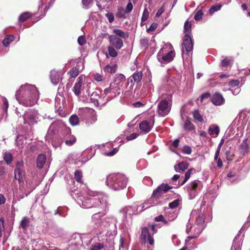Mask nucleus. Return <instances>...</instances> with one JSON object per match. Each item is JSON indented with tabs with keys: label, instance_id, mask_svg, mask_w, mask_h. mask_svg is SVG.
<instances>
[{
	"label": "nucleus",
	"instance_id": "1",
	"mask_svg": "<svg viewBox=\"0 0 250 250\" xmlns=\"http://www.w3.org/2000/svg\"><path fill=\"white\" fill-rule=\"evenodd\" d=\"M72 196L77 203L85 208H95L94 218L102 217L108 208L107 196L103 192L87 188L86 196H83L78 191H74Z\"/></svg>",
	"mask_w": 250,
	"mask_h": 250
},
{
	"label": "nucleus",
	"instance_id": "2",
	"mask_svg": "<svg viewBox=\"0 0 250 250\" xmlns=\"http://www.w3.org/2000/svg\"><path fill=\"white\" fill-rule=\"evenodd\" d=\"M39 92L34 85L26 83L21 85L16 93L19 103L25 106L35 104L39 100Z\"/></svg>",
	"mask_w": 250,
	"mask_h": 250
},
{
	"label": "nucleus",
	"instance_id": "3",
	"mask_svg": "<svg viewBox=\"0 0 250 250\" xmlns=\"http://www.w3.org/2000/svg\"><path fill=\"white\" fill-rule=\"evenodd\" d=\"M127 178L123 174L112 173L106 177L105 184L110 189L117 191L124 189L126 186Z\"/></svg>",
	"mask_w": 250,
	"mask_h": 250
},
{
	"label": "nucleus",
	"instance_id": "4",
	"mask_svg": "<svg viewBox=\"0 0 250 250\" xmlns=\"http://www.w3.org/2000/svg\"><path fill=\"white\" fill-rule=\"evenodd\" d=\"M175 56L172 45L167 43L160 49L157 55V59L161 65L171 62Z\"/></svg>",
	"mask_w": 250,
	"mask_h": 250
},
{
	"label": "nucleus",
	"instance_id": "5",
	"mask_svg": "<svg viewBox=\"0 0 250 250\" xmlns=\"http://www.w3.org/2000/svg\"><path fill=\"white\" fill-rule=\"evenodd\" d=\"M191 31V24L189 23L188 21H187L184 24V33L185 35L182 44L183 58H184L185 54H188L193 49V42L190 35Z\"/></svg>",
	"mask_w": 250,
	"mask_h": 250
},
{
	"label": "nucleus",
	"instance_id": "6",
	"mask_svg": "<svg viewBox=\"0 0 250 250\" xmlns=\"http://www.w3.org/2000/svg\"><path fill=\"white\" fill-rule=\"evenodd\" d=\"M171 96H168L167 99L162 100L158 105V113L160 116H165L170 112L171 109Z\"/></svg>",
	"mask_w": 250,
	"mask_h": 250
},
{
	"label": "nucleus",
	"instance_id": "7",
	"mask_svg": "<svg viewBox=\"0 0 250 250\" xmlns=\"http://www.w3.org/2000/svg\"><path fill=\"white\" fill-rule=\"evenodd\" d=\"M203 187L202 183L199 180H194L191 182L188 186V191L192 198H194L196 194L200 191Z\"/></svg>",
	"mask_w": 250,
	"mask_h": 250
},
{
	"label": "nucleus",
	"instance_id": "8",
	"mask_svg": "<svg viewBox=\"0 0 250 250\" xmlns=\"http://www.w3.org/2000/svg\"><path fill=\"white\" fill-rule=\"evenodd\" d=\"M141 232L140 236V239L141 242L146 244L148 243L151 246H153L154 243L153 235H151L149 232L148 229L146 227L141 228Z\"/></svg>",
	"mask_w": 250,
	"mask_h": 250
},
{
	"label": "nucleus",
	"instance_id": "9",
	"mask_svg": "<svg viewBox=\"0 0 250 250\" xmlns=\"http://www.w3.org/2000/svg\"><path fill=\"white\" fill-rule=\"evenodd\" d=\"M139 209L136 206H127L120 210V217L125 218H132L134 214L140 213Z\"/></svg>",
	"mask_w": 250,
	"mask_h": 250
},
{
	"label": "nucleus",
	"instance_id": "10",
	"mask_svg": "<svg viewBox=\"0 0 250 250\" xmlns=\"http://www.w3.org/2000/svg\"><path fill=\"white\" fill-rule=\"evenodd\" d=\"M171 188L167 184H162L153 191L152 196L157 201Z\"/></svg>",
	"mask_w": 250,
	"mask_h": 250
},
{
	"label": "nucleus",
	"instance_id": "11",
	"mask_svg": "<svg viewBox=\"0 0 250 250\" xmlns=\"http://www.w3.org/2000/svg\"><path fill=\"white\" fill-rule=\"evenodd\" d=\"M38 114L37 111L29 110L26 111L23 116V119L25 122L29 124L37 122L38 119Z\"/></svg>",
	"mask_w": 250,
	"mask_h": 250
},
{
	"label": "nucleus",
	"instance_id": "12",
	"mask_svg": "<svg viewBox=\"0 0 250 250\" xmlns=\"http://www.w3.org/2000/svg\"><path fill=\"white\" fill-rule=\"evenodd\" d=\"M204 223V220H188L187 223V231H191L193 227L196 226L195 228L198 229L200 232L202 229V224Z\"/></svg>",
	"mask_w": 250,
	"mask_h": 250
},
{
	"label": "nucleus",
	"instance_id": "13",
	"mask_svg": "<svg viewBox=\"0 0 250 250\" xmlns=\"http://www.w3.org/2000/svg\"><path fill=\"white\" fill-rule=\"evenodd\" d=\"M23 166L22 161L18 162L15 170V178L19 181H21L24 176V172L22 169Z\"/></svg>",
	"mask_w": 250,
	"mask_h": 250
},
{
	"label": "nucleus",
	"instance_id": "14",
	"mask_svg": "<svg viewBox=\"0 0 250 250\" xmlns=\"http://www.w3.org/2000/svg\"><path fill=\"white\" fill-rule=\"evenodd\" d=\"M156 200L151 196V197L145 201L142 205L137 206V209H139V212H142L144 209H146L151 206H155L157 204Z\"/></svg>",
	"mask_w": 250,
	"mask_h": 250
},
{
	"label": "nucleus",
	"instance_id": "15",
	"mask_svg": "<svg viewBox=\"0 0 250 250\" xmlns=\"http://www.w3.org/2000/svg\"><path fill=\"white\" fill-rule=\"evenodd\" d=\"M84 77L81 75L80 76L77 80V82L75 83L74 86L73 88V91L74 94L78 96L81 93V91L82 90V85L83 83V79Z\"/></svg>",
	"mask_w": 250,
	"mask_h": 250
},
{
	"label": "nucleus",
	"instance_id": "16",
	"mask_svg": "<svg viewBox=\"0 0 250 250\" xmlns=\"http://www.w3.org/2000/svg\"><path fill=\"white\" fill-rule=\"evenodd\" d=\"M109 42L112 46L117 49H120L123 45L122 40L115 35H110L109 37Z\"/></svg>",
	"mask_w": 250,
	"mask_h": 250
},
{
	"label": "nucleus",
	"instance_id": "17",
	"mask_svg": "<svg viewBox=\"0 0 250 250\" xmlns=\"http://www.w3.org/2000/svg\"><path fill=\"white\" fill-rule=\"evenodd\" d=\"M66 131L68 135L64 137L65 144L68 146H71L76 142V138L71 134V130L69 128H66Z\"/></svg>",
	"mask_w": 250,
	"mask_h": 250
},
{
	"label": "nucleus",
	"instance_id": "18",
	"mask_svg": "<svg viewBox=\"0 0 250 250\" xmlns=\"http://www.w3.org/2000/svg\"><path fill=\"white\" fill-rule=\"evenodd\" d=\"M211 101L215 105H221L224 103L225 99L221 94L215 93L212 97Z\"/></svg>",
	"mask_w": 250,
	"mask_h": 250
},
{
	"label": "nucleus",
	"instance_id": "19",
	"mask_svg": "<svg viewBox=\"0 0 250 250\" xmlns=\"http://www.w3.org/2000/svg\"><path fill=\"white\" fill-rule=\"evenodd\" d=\"M153 125V123H149L147 121H144L140 124L139 128L142 132L148 133L151 130Z\"/></svg>",
	"mask_w": 250,
	"mask_h": 250
},
{
	"label": "nucleus",
	"instance_id": "20",
	"mask_svg": "<svg viewBox=\"0 0 250 250\" xmlns=\"http://www.w3.org/2000/svg\"><path fill=\"white\" fill-rule=\"evenodd\" d=\"M121 88H106L104 90V94L107 95L108 94H110L109 98L111 99L114 97L119 96L120 94Z\"/></svg>",
	"mask_w": 250,
	"mask_h": 250
},
{
	"label": "nucleus",
	"instance_id": "21",
	"mask_svg": "<svg viewBox=\"0 0 250 250\" xmlns=\"http://www.w3.org/2000/svg\"><path fill=\"white\" fill-rule=\"evenodd\" d=\"M61 73L55 70H53L50 72V79L52 83L54 84H57L60 79Z\"/></svg>",
	"mask_w": 250,
	"mask_h": 250
},
{
	"label": "nucleus",
	"instance_id": "22",
	"mask_svg": "<svg viewBox=\"0 0 250 250\" xmlns=\"http://www.w3.org/2000/svg\"><path fill=\"white\" fill-rule=\"evenodd\" d=\"M125 76L122 74H118L116 75L114 81H113L116 85L120 88L122 86L123 83L125 81Z\"/></svg>",
	"mask_w": 250,
	"mask_h": 250
},
{
	"label": "nucleus",
	"instance_id": "23",
	"mask_svg": "<svg viewBox=\"0 0 250 250\" xmlns=\"http://www.w3.org/2000/svg\"><path fill=\"white\" fill-rule=\"evenodd\" d=\"M239 151L240 153L243 155H244L248 152L249 150V145L248 144V139H245L243 140V142L239 146Z\"/></svg>",
	"mask_w": 250,
	"mask_h": 250
},
{
	"label": "nucleus",
	"instance_id": "24",
	"mask_svg": "<svg viewBox=\"0 0 250 250\" xmlns=\"http://www.w3.org/2000/svg\"><path fill=\"white\" fill-rule=\"evenodd\" d=\"M188 164L185 162H182L179 163L177 165L174 166V169L176 172H182L188 168Z\"/></svg>",
	"mask_w": 250,
	"mask_h": 250
},
{
	"label": "nucleus",
	"instance_id": "25",
	"mask_svg": "<svg viewBox=\"0 0 250 250\" xmlns=\"http://www.w3.org/2000/svg\"><path fill=\"white\" fill-rule=\"evenodd\" d=\"M46 161V156L43 154H40L37 159V167L42 168L43 167Z\"/></svg>",
	"mask_w": 250,
	"mask_h": 250
},
{
	"label": "nucleus",
	"instance_id": "26",
	"mask_svg": "<svg viewBox=\"0 0 250 250\" xmlns=\"http://www.w3.org/2000/svg\"><path fill=\"white\" fill-rule=\"evenodd\" d=\"M67 209L66 207H58L57 209L55 211L54 214H59L60 217H65Z\"/></svg>",
	"mask_w": 250,
	"mask_h": 250
},
{
	"label": "nucleus",
	"instance_id": "27",
	"mask_svg": "<svg viewBox=\"0 0 250 250\" xmlns=\"http://www.w3.org/2000/svg\"><path fill=\"white\" fill-rule=\"evenodd\" d=\"M100 95H99V94L95 91V92H93L91 96H90V102L92 103H93V104L98 106L99 105V102H98V98H100Z\"/></svg>",
	"mask_w": 250,
	"mask_h": 250
},
{
	"label": "nucleus",
	"instance_id": "28",
	"mask_svg": "<svg viewBox=\"0 0 250 250\" xmlns=\"http://www.w3.org/2000/svg\"><path fill=\"white\" fill-rule=\"evenodd\" d=\"M143 74L141 71L136 72L133 73L130 78H132L134 82L138 83L142 79Z\"/></svg>",
	"mask_w": 250,
	"mask_h": 250
},
{
	"label": "nucleus",
	"instance_id": "29",
	"mask_svg": "<svg viewBox=\"0 0 250 250\" xmlns=\"http://www.w3.org/2000/svg\"><path fill=\"white\" fill-rule=\"evenodd\" d=\"M108 54L105 53L106 57L107 58L109 57V56L112 57H115L117 56L118 53L112 46H109L108 47Z\"/></svg>",
	"mask_w": 250,
	"mask_h": 250
},
{
	"label": "nucleus",
	"instance_id": "30",
	"mask_svg": "<svg viewBox=\"0 0 250 250\" xmlns=\"http://www.w3.org/2000/svg\"><path fill=\"white\" fill-rule=\"evenodd\" d=\"M219 127L217 125H211L208 128V133L210 135H218L219 133Z\"/></svg>",
	"mask_w": 250,
	"mask_h": 250
},
{
	"label": "nucleus",
	"instance_id": "31",
	"mask_svg": "<svg viewBox=\"0 0 250 250\" xmlns=\"http://www.w3.org/2000/svg\"><path fill=\"white\" fill-rule=\"evenodd\" d=\"M74 177L77 182L81 184L83 183L82 179L83 173L82 171L80 170H76L74 173Z\"/></svg>",
	"mask_w": 250,
	"mask_h": 250
},
{
	"label": "nucleus",
	"instance_id": "32",
	"mask_svg": "<svg viewBox=\"0 0 250 250\" xmlns=\"http://www.w3.org/2000/svg\"><path fill=\"white\" fill-rule=\"evenodd\" d=\"M113 32L115 34V36L117 37L118 36L124 39H126L128 37V34L127 33H125L120 29H114L113 30Z\"/></svg>",
	"mask_w": 250,
	"mask_h": 250
},
{
	"label": "nucleus",
	"instance_id": "33",
	"mask_svg": "<svg viewBox=\"0 0 250 250\" xmlns=\"http://www.w3.org/2000/svg\"><path fill=\"white\" fill-rule=\"evenodd\" d=\"M69 122L73 126L78 125L79 123V120L78 116L76 115H72L69 118Z\"/></svg>",
	"mask_w": 250,
	"mask_h": 250
},
{
	"label": "nucleus",
	"instance_id": "34",
	"mask_svg": "<svg viewBox=\"0 0 250 250\" xmlns=\"http://www.w3.org/2000/svg\"><path fill=\"white\" fill-rule=\"evenodd\" d=\"M14 39V37L13 35H7L3 41L2 43L5 46H7Z\"/></svg>",
	"mask_w": 250,
	"mask_h": 250
},
{
	"label": "nucleus",
	"instance_id": "35",
	"mask_svg": "<svg viewBox=\"0 0 250 250\" xmlns=\"http://www.w3.org/2000/svg\"><path fill=\"white\" fill-rule=\"evenodd\" d=\"M30 16L31 14L30 13L24 12L20 16L19 20L20 22H24L26 21Z\"/></svg>",
	"mask_w": 250,
	"mask_h": 250
},
{
	"label": "nucleus",
	"instance_id": "36",
	"mask_svg": "<svg viewBox=\"0 0 250 250\" xmlns=\"http://www.w3.org/2000/svg\"><path fill=\"white\" fill-rule=\"evenodd\" d=\"M194 171V169L193 168H190L187 171L185 175V179L182 183V185H184L189 179L191 175Z\"/></svg>",
	"mask_w": 250,
	"mask_h": 250
},
{
	"label": "nucleus",
	"instance_id": "37",
	"mask_svg": "<svg viewBox=\"0 0 250 250\" xmlns=\"http://www.w3.org/2000/svg\"><path fill=\"white\" fill-rule=\"evenodd\" d=\"M184 128L186 130H192L194 129V126L191 122L187 120L185 123Z\"/></svg>",
	"mask_w": 250,
	"mask_h": 250
},
{
	"label": "nucleus",
	"instance_id": "38",
	"mask_svg": "<svg viewBox=\"0 0 250 250\" xmlns=\"http://www.w3.org/2000/svg\"><path fill=\"white\" fill-rule=\"evenodd\" d=\"M116 69V65H113L112 66L107 65L105 67L104 70L105 72H109L110 73H114L115 72Z\"/></svg>",
	"mask_w": 250,
	"mask_h": 250
},
{
	"label": "nucleus",
	"instance_id": "39",
	"mask_svg": "<svg viewBox=\"0 0 250 250\" xmlns=\"http://www.w3.org/2000/svg\"><path fill=\"white\" fill-rule=\"evenodd\" d=\"M104 247V245L103 243H96L91 246L90 250H100Z\"/></svg>",
	"mask_w": 250,
	"mask_h": 250
},
{
	"label": "nucleus",
	"instance_id": "40",
	"mask_svg": "<svg viewBox=\"0 0 250 250\" xmlns=\"http://www.w3.org/2000/svg\"><path fill=\"white\" fill-rule=\"evenodd\" d=\"M193 116L195 120L200 122H202L203 121V118L198 110H195L193 112Z\"/></svg>",
	"mask_w": 250,
	"mask_h": 250
},
{
	"label": "nucleus",
	"instance_id": "41",
	"mask_svg": "<svg viewBox=\"0 0 250 250\" xmlns=\"http://www.w3.org/2000/svg\"><path fill=\"white\" fill-rule=\"evenodd\" d=\"M79 73V69L76 67L72 68L69 71V74L72 78L76 77L78 75Z\"/></svg>",
	"mask_w": 250,
	"mask_h": 250
},
{
	"label": "nucleus",
	"instance_id": "42",
	"mask_svg": "<svg viewBox=\"0 0 250 250\" xmlns=\"http://www.w3.org/2000/svg\"><path fill=\"white\" fill-rule=\"evenodd\" d=\"M3 158L6 163L9 164L12 161V157L10 153H5L4 154Z\"/></svg>",
	"mask_w": 250,
	"mask_h": 250
},
{
	"label": "nucleus",
	"instance_id": "43",
	"mask_svg": "<svg viewBox=\"0 0 250 250\" xmlns=\"http://www.w3.org/2000/svg\"><path fill=\"white\" fill-rule=\"evenodd\" d=\"M92 2V0H82L83 7L84 9L89 8L90 4Z\"/></svg>",
	"mask_w": 250,
	"mask_h": 250
},
{
	"label": "nucleus",
	"instance_id": "44",
	"mask_svg": "<svg viewBox=\"0 0 250 250\" xmlns=\"http://www.w3.org/2000/svg\"><path fill=\"white\" fill-rule=\"evenodd\" d=\"M149 15V12L146 8H145L144 10L143 15L142 17V22L146 21H147Z\"/></svg>",
	"mask_w": 250,
	"mask_h": 250
},
{
	"label": "nucleus",
	"instance_id": "45",
	"mask_svg": "<svg viewBox=\"0 0 250 250\" xmlns=\"http://www.w3.org/2000/svg\"><path fill=\"white\" fill-rule=\"evenodd\" d=\"M58 122H54L53 123L49 126L48 130V134L49 133H53L54 132V129H55L56 127L58 125Z\"/></svg>",
	"mask_w": 250,
	"mask_h": 250
},
{
	"label": "nucleus",
	"instance_id": "46",
	"mask_svg": "<svg viewBox=\"0 0 250 250\" xmlns=\"http://www.w3.org/2000/svg\"><path fill=\"white\" fill-rule=\"evenodd\" d=\"M203 15V12L201 10H199L198 11H197L196 13V14L194 16V19L196 21H199L202 19Z\"/></svg>",
	"mask_w": 250,
	"mask_h": 250
},
{
	"label": "nucleus",
	"instance_id": "47",
	"mask_svg": "<svg viewBox=\"0 0 250 250\" xmlns=\"http://www.w3.org/2000/svg\"><path fill=\"white\" fill-rule=\"evenodd\" d=\"M78 42L81 46L85 44L86 43L85 37L84 36H80L78 39Z\"/></svg>",
	"mask_w": 250,
	"mask_h": 250
},
{
	"label": "nucleus",
	"instance_id": "48",
	"mask_svg": "<svg viewBox=\"0 0 250 250\" xmlns=\"http://www.w3.org/2000/svg\"><path fill=\"white\" fill-rule=\"evenodd\" d=\"M179 200H175L169 204V207L170 208H174L179 206Z\"/></svg>",
	"mask_w": 250,
	"mask_h": 250
},
{
	"label": "nucleus",
	"instance_id": "49",
	"mask_svg": "<svg viewBox=\"0 0 250 250\" xmlns=\"http://www.w3.org/2000/svg\"><path fill=\"white\" fill-rule=\"evenodd\" d=\"M182 152L184 154H190L191 153V149L189 146H185L182 149Z\"/></svg>",
	"mask_w": 250,
	"mask_h": 250
},
{
	"label": "nucleus",
	"instance_id": "50",
	"mask_svg": "<svg viewBox=\"0 0 250 250\" xmlns=\"http://www.w3.org/2000/svg\"><path fill=\"white\" fill-rule=\"evenodd\" d=\"M225 154L228 161H232L233 160L234 155L230 151H227Z\"/></svg>",
	"mask_w": 250,
	"mask_h": 250
},
{
	"label": "nucleus",
	"instance_id": "51",
	"mask_svg": "<svg viewBox=\"0 0 250 250\" xmlns=\"http://www.w3.org/2000/svg\"><path fill=\"white\" fill-rule=\"evenodd\" d=\"M210 97V94L209 93H205L201 95L200 97V101L201 103H203L205 100L209 99Z\"/></svg>",
	"mask_w": 250,
	"mask_h": 250
},
{
	"label": "nucleus",
	"instance_id": "52",
	"mask_svg": "<svg viewBox=\"0 0 250 250\" xmlns=\"http://www.w3.org/2000/svg\"><path fill=\"white\" fill-rule=\"evenodd\" d=\"M129 2L127 3L126 6L125 10L126 13H130L133 9V5L130 2V0H129Z\"/></svg>",
	"mask_w": 250,
	"mask_h": 250
},
{
	"label": "nucleus",
	"instance_id": "53",
	"mask_svg": "<svg viewBox=\"0 0 250 250\" xmlns=\"http://www.w3.org/2000/svg\"><path fill=\"white\" fill-rule=\"evenodd\" d=\"M230 63V60L228 58H225L221 62V66L222 67H227L229 65Z\"/></svg>",
	"mask_w": 250,
	"mask_h": 250
},
{
	"label": "nucleus",
	"instance_id": "54",
	"mask_svg": "<svg viewBox=\"0 0 250 250\" xmlns=\"http://www.w3.org/2000/svg\"><path fill=\"white\" fill-rule=\"evenodd\" d=\"M93 76L95 80L97 82H102L104 80V77L99 73L94 74Z\"/></svg>",
	"mask_w": 250,
	"mask_h": 250
},
{
	"label": "nucleus",
	"instance_id": "55",
	"mask_svg": "<svg viewBox=\"0 0 250 250\" xmlns=\"http://www.w3.org/2000/svg\"><path fill=\"white\" fill-rule=\"evenodd\" d=\"M125 13L124 9H120L117 14V17L119 18H125Z\"/></svg>",
	"mask_w": 250,
	"mask_h": 250
},
{
	"label": "nucleus",
	"instance_id": "56",
	"mask_svg": "<svg viewBox=\"0 0 250 250\" xmlns=\"http://www.w3.org/2000/svg\"><path fill=\"white\" fill-rule=\"evenodd\" d=\"M105 17L107 18L108 21L111 23L114 20L113 14L112 13L108 12L105 14Z\"/></svg>",
	"mask_w": 250,
	"mask_h": 250
},
{
	"label": "nucleus",
	"instance_id": "57",
	"mask_svg": "<svg viewBox=\"0 0 250 250\" xmlns=\"http://www.w3.org/2000/svg\"><path fill=\"white\" fill-rule=\"evenodd\" d=\"M29 220H21V226L23 229H26V228L28 226Z\"/></svg>",
	"mask_w": 250,
	"mask_h": 250
},
{
	"label": "nucleus",
	"instance_id": "58",
	"mask_svg": "<svg viewBox=\"0 0 250 250\" xmlns=\"http://www.w3.org/2000/svg\"><path fill=\"white\" fill-rule=\"evenodd\" d=\"M143 182L147 186H150L152 184V181L151 179L148 177H146L144 178Z\"/></svg>",
	"mask_w": 250,
	"mask_h": 250
},
{
	"label": "nucleus",
	"instance_id": "59",
	"mask_svg": "<svg viewBox=\"0 0 250 250\" xmlns=\"http://www.w3.org/2000/svg\"><path fill=\"white\" fill-rule=\"evenodd\" d=\"M240 83V82L238 80H232L229 82V85L231 87L237 86Z\"/></svg>",
	"mask_w": 250,
	"mask_h": 250
},
{
	"label": "nucleus",
	"instance_id": "60",
	"mask_svg": "<svg viewBox=\"0 0 250 250\" xmlns=\"http://www.w3.org/2000/svg\"><path fill=\"white\" fill-rule=\"evenodd\" d=\"M158 27V24L156 23H153L151 24L149 28L147 29V32H149L151 31H153L155 30Z\"/></svg>",
	"mask_w": 250,
	"mask_h": 250
},
{
	"label": "nucleus",
	"instance_id": "61",
	"mask_svg": "<svg viewBox=\"0 0 250 250\" xmlns=\"http://www.w3.org/2000/svg\"><path fill=\"white\" fill-rule=\"evenodd\" d=\"M149 227L151 228L152 231L154 233H155L157 232V229H155L156 227L159 228H160V227L157 224L149 225Z\"/></svg>",
	"mask_w": 250,
	"mask_h": 250
},
{
	"label": "nucleus",
	"instance_id": "62",
	"mask_svg": "<svg viewBox=\"0 0 250 250\" xmlns=\"http://www.w3.org/2000/svg\"><path fill=\"white\" fill-rule=\"evenodd\" d=\"M138 134L135 133L131 134L130 135L127 136V140L128 141L133 140L137 137Z\"/></svg>",
	"mask_w": 250,
	"mask_h": 250
},
{
	"label": "nucleus",
	"instance_id": "63",
	"mask_svg": "<svg viewBox=\"0 0 250 250\" xmlns=\"http://www.w3.org/2000/svg\"><path fill=\"white\" fill-rule=\"evenodd\" d=\"M165 8L164 6L161 7L156 14V17H159L164 12Z\"/></svg>",
	"mask_w": 250,
	"mask_h": 250
},
{
	"label": "nucleus",
	"instance_id": "64",
	"mask_svg": "<svg viewBox=\"0 0 250 250\" xmlns=\"http://www.w3.org/2000/svg\"><path fill=\"white\" fill-rule=\"evenodd\" d=\"M214 161L217 163V166L218 167L221 168L223 166V162L220 158H217V159H214Z\"/></svg>",
	"mask_w": 250,
	"mask_h": 250
}]
</instances>
